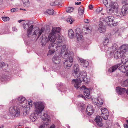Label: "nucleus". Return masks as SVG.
Returning <instances> with one entry per match:
<instances>
[{"instance_id":"1","label":"nucleus","mask_w":128,"mask_h":128,"mask_svg":"<svg viewBox=\"0 0 128 128\" xmlns=\"http://www.w3.org/2000/svg\"><path fill=\"white\" fill-rule=\"evenodd\" d=\"M79 65L77 64H75L73 67L74 71L72 74L75 78H78L76 79H73L72 82L74 84V87L76 88L80 87L82 82L86 83L88 81L86 72L84 71L82 72L79 75Z\"/></svg>"},{"instance_id":"2","label":"nucleus","mask_w":128,"mask_h":128,"mask_svg":"<svg viewBox=\"0 0 128 128\" xmlns=\"http://www.w3.org/2000/svg\"><path fill=\"white\" fill-rule=\"evenodd\" d=\"M120 49L114 54V56L116 59L122 58L121 60L124 64H128V50L126 45H122Z\"/></svg>"},{"instance_id":"3","label":"nucleus","mask_w":128,"mask_h":128,"mask_svg":"<svg viewBox=\"0 0 128 128\" xmlns=\"http://www.w3.org/2000/svg\"><path fill=\"white\" fill-rule=\"evenodd\" d=\"M106 23L109 26H116L117 24L116 19L112 16H109L106 18L104 20L100 21L99 22L98 30L100 32L104 33L106 31L104 24Z\"/></svg>"},{"instance_id":"4","label":"nucleus","mask_w":128,"mask_h":128,"mask_svg":"<svg viewBox=\"0 0 128 128\" xmlns=\"http://www.w3.org/2000/svg\"><path fill=\"white\" fill-rule=\"evenodd\" d=\"M103 2L106 7L107 12L109 15H112L115 12L118 14V5L117 4L110 0H103Z\"/></svg>"},{"instance_id":"5","label":"nucleus","mask_w":128,"mask_h":128,"mask_svg":"<svg viewBox=\"0 0 128 128\" xmlns=\"http://www.w3.org/2000/svg\"><path fill=\"white\" fill-rule=\"evenodd\" d=\"M35 106L36 108L35 112L32 114L30 117V120L33 122L35 121L37 119L38 116L40 112L43 110L44 107V103L42 102H35Z\"/></svg>"},{"instance_id":"6","label":"nucleus","mask_w":128,"mask_h":128,"mask_svg":"<svg viewBox=\"0 0 128 128\" xmlns=\"http://www.w3.org/2000/svg\"><path fill=\"white\" fill-rule=\"evenodd\" d=\"M62 39L60 37L56 40V43H52L50 44L48 46L49 50L47 54L48 56L54 54L56 51L58 50L60 46L62 45Z\"/></svg>"},{"instance_id":"7","label":"nucleus","mask_w":128,"mask_h":128,"mask_svg":"<svg viewBox=\"0 0 128 128\" xmlns=\"http://www.w3.org/2000/svg\"><path fill=\"white\" fill-rule=\"evenodd\" d=\"M20 110L19 107L16 106H13L8 109V115L11 116L10 118L13 119L14 117H18L20 114Z\"/></svg>"},{"instance_id":"8","label":"nucleus","mask_w":128,"mask_h":128,"mask_svg":"<svg viewBox=\"0 0 128 128\" xmlns=\"http://www.w3.org/2000/svg\"><path fill=\"white\" fill-rule=\"evenodd\" d=\"M12 102L14 104L20 105L23 108L25 107L27 104V101L25 98L22 96L18 97L16 99L13 100Z\"/></svg>"},{"instance_id":"9","label":"nucleus","mask_w":128,"mask_h":128,"mask_svg":"<svg viewBox=\"0 0 128 128\" xmlns=\"http://www.w3.org/2000/svg\"><path fill=\"white\" fill-rule=\"evenodd\" d=\"M56 37L55 35H52L51 33H50L48 35L43 37L42 41L46 42L50 40L52 43H54L56 40Z\"/></svg>"},{"instance_id":"10","label":"nucleus","mask_w":128,"mask_h":128,"mask_svg":"<svg viewBox=\"0 0 128 128\" xmlns=\"http://www.w3.org/2000/svg\"><path fill=\"white\" fill-rule=\"evenodd\" d=\"M34 32L32 35L34 36V37H36L38 35L37 39L41 35L42 33L45 30V29L44 27H42L40 30L38 27H36L34 28Z\"/></svg>"},{"instance_id":"11","label":"nucleus","mask_w":128,"mask_h":128,"mask_svg":"<svg viewBox=\"0 0 128 128\" xmlns=\"http://www.w3.org/2000/svg\"><path fill=\"white\" fill-rule=\"evenodd\" d=\"M117 45L116 44H113L111 48H108V46H106L105 47L104 46L105 48V50L107 52V53L108 54H110V55L112 54V53H114L117 49Z\"/></svg>"},{"instance_id":"12","label":"nucleus","mask_w":128,"mask_h":128,"mask_svg":"<svg viewBox=\"0 0 128 128\" xmlns=\"http://www.w3.org/2000/svg\"><path fill=\"white\" fill-rule=\"evenodd\" d=\"M61 56L64 59H66L68 57V59L70 57H72L73 56V52L70 50L60 52Z\"/></svg>"},{"instance_id":"13","label":"nucleus","mask_w":128,"mask_h":128,"mask_svg":"<svg viewBox=\"0 0 128 128\" xmlns=\"http://www.w3.org/2000/svg\"><path fill=\"white\" fill-rule=\"evenodd\" d=\"M30 26V25L29 22L26 23V24H23V26L24 29H28L27 35L28 37H29V35L31 34H32V30L34 26V25H32L30 26Z\"/></svg>"},{"instance_id":"14","label":"nucleus","mask_w":128,"mask_h":128,"mask_svg":"<svg viewBox=\"0 0 128 128\" xmlns=\"http://www.w3.org/2000/svg\"><path fill=\"white\" fill-rule=\"evenodd\" d=\"M73 58L72 57H70L68 60H66L64 62V64L65 68H68V67H70L72 65Z\"/></svg>"},{"instance_id":"15","label":"nucleus","mask_w":128,"mask_h":128,"mask_svg":"<svg viewBox=\"0 0 128 128\" xmlns=\"http://www.w3.org/2000/svg\"><path fill=\"white\" fill-rule=\"evenodd\" d=\"M97 126L100 128L103 127L104 124L102 122V119L99 116H97L94 120Z\"/></svg>"},{"instance_id":"16","label":"nucleus","mask_w":128,"mask_h":128,"mask_svg":"<svg viewBox=\"0 0 128 128\" xmlns=\"http://www.w3.org/2000/svg\"><path fill=\"white\" fill-rule=\"evenodd\" d=\"M33 102L32 100H30V101H28V105L27 104L25 106L24 112H25L26 114H28L29 113L30 108L32 107L33 104Z\"/></svg>"},{"instance_id":"17","label":"nucleus","mask_w":128,"mask_h":128,"mask_svg":"<svg viewBox=\"0 0 128 128\" xmlns=\"http://www.w3.org/2000/svg\"><path fill=\"white\" fill-rule=\"evenodd\" d=\"M86 87L84 86H82L81 88V89H84V94L86 96V97L88 98H90V90L88 88H85Z\"/></svg>"},{"instance_id":"18","label":"nucleus","mask_w":128,"mask_h":128,"mask_svg":"<svg viewBox=\"0 0 128 128\" xmlns=\"http://www.w3.org/2000/svg\"><path fill=\"white\" fill-rule=\"evenodd\" d=\"M128 13V4H126L124 5L121 9V12L120 14H122L124 16H125L126 14Z\"/></svg>"},{"instance_id":"19","label":"nucleus","mask_w":128,"mask_h":128,"mask_svg":"<svg viewBox=\"0 0 128 128\" xmlns=\"http://www.w3.org/2000/svg\"><path fill=\"white\" fill-rule=\"evenodd\" d=\"M94 104L98 106H101L103 103V101L100 98H96L93 100Z\"/></svg>"},{"instance_id":"20","label":"nucleus","mask_w":128,"mask_h":128,"mask_svg":"<svg viewBox=\"0 0 128 128\" xmlns=\"http://www.w3.org/2000/svg\"><path fill=\"white\" fill-rule=\"evenodd\" d=\"M42 111L40 112V118L43 120H46L49 121L50 120V117L49 115L47 114L46 113H43V115H42Z\"/></svg>"},{"instance_id":"21","label":"nucleus","mask_w":128,"mask_h":128,"mask_svg":"<svg viewBox=\"0 0 128 128\" xmlns=\"http://www.w3.org/2000/svg\"><path fill=\"white\" fill-rule=\"evenodd\" d=\"M76 35L78 41L81 40L82 38V36L80 31V29L77 28L75 30Z\"/></svg>"},{"instance_id":"22","label":"nucleus","mask_w":128,"mask_h":128,"mask_svg":"<svg viewBox=\"0 0 128 128\" xmlns=\"http://www.w3.org/2000/svg\"><path fill=\"white\" fill-rule=\"evenodd\" d=\"M60 57L61 56L60 55L58 56L56 55H54L52 58L53 62L55 64H59L61 60L60 58Z\"/></svg>"},{"instance_id":"23","label":"nucleus","mask_w":128,"mask_h":128,"mask_svg":"<svg viewBox=\"0 0 128 128\" xmlns=\"http://www.w3.org/2000/svg\"><path fill=\"white\" fill-rule=\"evenodd\" d=\"M94 110L92 106L90 105H88L87 106L86 112L87 114L91 115L94 112Z\"/></svg>"},{"instance_id":"24","label":"nucleus","mask_w":128,"mask_h":128,"mask_svg":"<svg viewBox=\"0 0 128 128\" xmlns=\"http://www.w3.org/2000/svg\"><path fill=\"white\" fill-rule=\"evenodd\" d=\"M61 30V28L59 27L52 28L51 32L50 33H51V34L52 35H55L56 37V34L59 33Z\"/></svg>"},{"instance_id":"25","label":"nucleus","mask_w":128,"mask_h":128,"mask_svg":"<svg viewBox=\"0 0 128 128\" xmlns=\"http://www.w3.org/2000/svg\"><path fill=\"white\" fill-rule=\"evenodd\" d=\"M116 90L117 92L119 94H123L125 92H126V88L120 87L119 86L117 87L116 88Z\"/></svg>"},{"instance_id":"26","label":"nucleus","mask_w":128,"mask_h":128,"mask_svg":"<svg viewBox=\"0 0 128 128\" xmlns=\"http://www.w3.org/2000/svg\"><path fill=\"white\" fill-rule=\"evenodd\" d=\"M79 61L80 62L81 64L84 67H86L88 65V61L84 60L82 58H79Z\"/></svg>"},{"instance_id":"27","label":"nucleus","mask_w":128,"mask_h":128,"mask_svg":"<svg viewBox=\"0 0 128 128\" xmlns=\"http://www.w3.org/2000/svg\"><path fill=\"white\" fill-rule=\"evenodd\" d=\"M120 64H118L110 67L108 69L109 72H114L120 66Z\"/></svg>"},{"instance_id":"28","label":"nucleus","mask_w":128,"mask_h":128,"mask_svg":"<svg viewBox=\"0 0 128 128\" xmlns=\"http://www.w3.org/2000/svg\"><path fill=\"white\" fill-rule=\"evenodd\" d=\"M128 69V66L127 65L125 66L122 65L120 67L118 68V70H120L121 72H124L126 70H127Z\"/></svg>"},{"instance_id":"29","label":"nucleus","mask_w":128,"mask_h":128,"mask_svg":"<svg viewBox=\"0 0 128 128\" xmlns=\"http://www.w3.org/2000/svg\"><path fill=\"white\" fill-rule=\"evenodd\" d=\"M62 45L61 46H60V47L59 48V49L61 48L60 52H63L66 51L68 50V48L66 47V45H64L62 42Z\"/></svg>"},{"instance_id":"30","label":"nucleus","mask_w":128,"mask_h":128,"mask_svg":"<svg viewBox=\"0 0 128 128\" xmlns=\"http://www.w3.org/2000/svg\"><path fill=\"white\" fill-rule=\"evenodd\" d=\"M121 85L123 87L128 86V79L122 81L120 83Z\"/></svg>"},{"instance_id":"31","label":"nucleus","mask_w":128,"mask_h":128,"mask_svg":"<svg viewBox=\"0 0 128 128\" xmlns=\"http://www.w3.org/2000/svg\"><path fill=\"white\" fill-rule=\"evenodd\" d=\"M66 21L70 23V24H72L74 21V20L71 16H70L67 18Z\"/></svg>"},{"instance_id":"32","label":"nucleus","mask_w":128,"mask_h":128,"mask_svg":"<svg viewBox=\"0 0 128 128\" xmlns=\"http://www.w3.org/2000/svg\"><path fill=\"white\" fill-rule=\"evenodd\" d=\"M44 13L46 14H48L49 15H52L54 14V11L52 9H50L47 10L44 12Z\"/></svg>"},{"instance_id":"33","label":"nucleus","mask_w":128,"mask_h":128,"mask_svg":"<svg viewBox=\"0 0 128 128\" xmlns=\"http://www.w3.org/2000/svg\"><path fill=\"white\" fill-rule=\"evenodd\" d=\"M68 33L69 36L70 38H72L74 36V33L72 30L71 29L68 30Z\"/></svg>"},{"instance_id":"34","label":"nucleus","mask_w":128,"mask_h":128,"mask_svg":"<svg viewBox=\"0 0 128 128\" xmlns=\"http://www.w3.org/2000/svg\"><path fill=\"white\" fill-rule=\"evenodd\" d=\"M109 116L108 112V114L107 113H102V116L103 118L105 120H106L108 119Z\"/></svg>"},{"instance_id":"35","label":"nucleus","mask_w":128,"mask_h":128,"mask_svg":"<svg viewBox=\"0 0 128 128\" xmlns=\"http://www.w3.org/2000/svg\"><path fill=\"white\" fill-rule=\"evenodd\" d=\"M84 12V8L82 6L78 8V13L79 14L81 15H82Z\"/></svg>"},{"instance_id":"36","label":"nucleus","mask_w":128,"mask_h":128,"mask_svg":"<svg viewBox=\"0 0 128 128\" xmlns=\"http://www.w3.org/2000/svg\"><path fill=\"white\" fill-rule=\"evenodd\" d=\"M74 8H73L68 7L66 8V12H72L74 10Z\"/></svg>"},{"instance_id":"37","label":"nucleus","mask_w":128,"mask_h":128,"mask_svg":"<svg viewBox=\"0 0 128 128\" xmlns=\"http://www.w3.org/2000/svg\"><path fill=\"white\" fill-rule=\"evenodd\" d=\"M8 27L7 26H6L4 29L2 30V32H0V35H1L3 34H5L7 33L8 31Z\"/></svg>"},{"instance_id":"38","label":"nucleus","mask_w":128,"mask_h":128,"mask_svg":"<svg viewBox=\"0 0 128 128\" xmlns=\"http://www.w3.org/2000/svg\"><path fill=\"white\" fill-rule=\"evenodd\" d=\"M109 42V40L108 38H106L104 41H103V43L104 46H105L107 45Z\"/></svg>"},{"instance_id":"39","label":"nucleus","mask_w":128,"mask_h":128,"mask_svg":"<svg viewBox=\"0 0 128 128\" xmlns=\"http://www.w3.org/2000/svg\"><path fill=\"white\" fill-rule=\"evenodd\" d=\"M6 66L4 62H0V67L2 68L3 70H6L5 67Z\"/></svg>"},{"instance_id":"40","label":"nucleus","mask_w":128,"mask_h":128,"mask_svg":"<svg viewBox=\"0 0 128 128\" xmlns=\"http://www.w3.org/2000/svg\"><path fill=\"white\" fill-rule=\"evenodd\" d=\"M101 111L102 113L106 112L108 114V110L106 108H102L101 109Z\"/></svg>"},{"instance_id":"41","label":"nucleus","mask_w":128,"mask_h":128,"mask_svg":"<svg viewBox=\"0 0 128 128\" xmlns=\"http://www.w3.org/2000/svg\"><path fill=\"white\" fill-rule=\"evenodd\" d=\"M23 3V4L25 5H28L29 4L28 0H22Z\"/></svg>"},{"instance_id":"42","label":"nucleus","mask_w":128,"mask_h":128,"mask_svg":"<svg viewBox=\"0 0 128 128\" xmlns=\"http://www.w3.org/2000/svg\"><path fill=\"white\" fill-rule=\"evenodd\" d=\"M2 20L4 22H6L8 20V17L6 16H3L2 17Z\"/></svg>"},{"instance_id":"43","label":"nucleus","mask_w":128,"mask_h":128,"mask_svg":"<svg viewBox=\"0 0 128 128\" xmlns=\"http://www.w3.org/2000/svg\"><path fill=\"white\" fill-rule=\"evenodd\" d=\"M18 9L15 8H13L11 10V11L12 12H14L17 11Z\"/></svg>"},{"instance_id":"44","label":"nucleus","mask_w":128,"mask_h":128,"mask_svg":"<svg viewBox=\"0 0 128 128\" xmlns=\"http://www.w3.org/2000/svg\"><path fill=\"white\" fill-rule=\"evenodd\" d=\"M56 4L55 2H51L50 3V5L52 6H55L56 5Z\"/></svg>"},{"instance_id":"45","label":"nucleus","mask_w":128,"mask_h":128,"mask_svg":"<svg viewBox=\"0 0 128 128\" xmlns=\"http://www.w3.org/2000/svg\"><path fill=\"white\" fill-rule=\"evenodd\" d=\"M102 9L103 8H102L100 7L98 9H97V10H98L99 12H100L102 10Z\"/></svg>"},{"instance_id":"46","label":"nucleus","mask_w":128,"mask_h":128,"mask_svg":"<svg viewBox=\"0 0 128 128\" xmlns=\"http://www.w3.org/2000/svg\"><path fill=\"white\" fill-rule=\"evenodd\" d=\"M88 7L90 9H92L93 8V6L92 5H90L88 6Z\"/></svg>"},{"instance_id":"47","label":"nucleus","mask_w":128,"mask_h":128,"mask_svg":"<svg viewBox=\"0 0 128 128\" xmlns=\"http://www.w3.org/2000/svg\"><path fill=\"white\" fill-rule=\"evenodd\" d=\"M12 30L13 31H16L17 30L16 28L15 27H12Z\"/></svg>"},{"instance_id":"48","label":"nucleus","mask_w":128,"mask_h":128,"mask_svg":"<svg viewBox=\"0 0 128 128\" xmlns=\"http://www.w3.org/2000/svg\"><path fill=\"white\" fill-rule=\"evenodd\" d=\"M124 128H128V126L127 124H124Z\"/></svg>"},{"instance_id":"49","label":"nucleus","mask_w":128,"mask_h":128,"mask_svg":"<svg viewBox=\"0 0 128 128\" xmlns=\"http://www.w3.org/2000/svg\"><path fill=\"white\" fill-rule=\"evenodd\" d=\"M75 4L76 5H78L80 4H81V2H75Z\"/></svg>"},{"instance_id":"50","label":"nucleus","mask_w":128,"mask_h":128,"mask_svg":"<svg viewBox=\"0 0 128 128\" xmlns=\"http://www.w3.org/2000/svg\"><path fill=\"white\" fill-rule=\"evenodd\" d=\"M86 30H89V31L88 32H89L90 33V32H91V30H90V29H89V28H88V27H87L86 28Z\"/></svg>"},{"instance_id":"51","label":"nucleus","mask_w":128,"mask_h":128,"mask_svg":"<svg viewBox=\"0 0 128 128\" xmlns=\"http://www.w3.org/2000/svg\"><path fill=\"white\" fill-rule=\"evenodd\" d=\"M81 107H82V109L83 110L84 109V105L83 104L81 106Z\"/></svg>"},{"instance_id":"52","label":"nucleus","mask_w":128,"mask_h":128,"mask_svg":"<svg viewBox=\"0 0 128 128\" xmlns=\"http://www.w3.org/2000/svg\"><path fill=\"white\" fill-rule=\"evenodd\" d=\"M84 22L86 23H88V20L87 19H86L84 20Z\"/></svg>"},{"instance_id":"53","label":"nucleus","mask_w":128,"mask_h":128,"mask_svg":"<svg viewBox=\"0 0 128 128\" xmlns=\"http://www.w3.org/2000/svg\"><path fill=\"white\" fill-rule=\"evenodd\" d=\"M44 126L42 125L40 126L39 127V128H44Z\"/></svg>"},{"instance_id":"54","label":"nucleus","mask_w":128,"mask_h":128,"mask_svg":"<svg viewBox=\"0 0 128 128\" xmlns=\"http://www.w3.org/2000/svg\"><path fill=\"white\" fill-rule=\"evenodd\" d=\"M50 128H55V126L54 125H52Z\"/></svg>"},{"instance_id":"55","label":"nucleus","mask_w":128,"mask_h":128,"mask_svg":"<svg viewBox=\"0 0 128 128\" xmlns=\"http://www.w3.org/2000/svg\"><path fill=\"white\" fill-rule=\"evenodd\" d=\"M118 30H117L116 31H114V30L113 31V32L114 33H116L118 32Z\"/></svg>"},{"instance_id":"56","label":"nucleus","mask_w":128,"mask_h":128,"mask_svg":"<svg viewBox=\"0 0 128 128\" xmlns=\"http://www.w3.org/2000/svg\"><path fill=\"white\" fill-rule=\"evenodd\" d=\"M24 20H18V22L19 23H20L22 21Z\"/></svg>"},{"instance_id":"57","label":"nucleus","mask_w":128,"mask_h":128,"mask_svg":"<svg viewBox=\"0 0 128 128\" xmlns=\"http://www.w3.org/2000/svg\"><path fill=\"white\" fill-rule=\"evenodd\" d=\"M2 0H0V4H2Z\"/></svg>"},{"instance_id":"58","label":"nucleus","mask_w":128,"mask_h":128,"mask_svg":"<svg viewBox=\"0 0 128 128\" xmlns=\"http://www.w3.org/2000/svg\"><path fill=\"white\" fill-rule=\"evenodd\" d=\"M126 76H128V72H127L126 74Z\"/></svg>"},{"instance_id":"59","label":"nucleus","mask_w":128,"mask_h":128,"mask_svg":"<svg viewBox=\"0 0 128 128\" xmlns=\"http://www.w3.org/2000/svg\"><path fill=\"white\" fill-rule=\"evenodd\" d=\"M126 93L127 94H128V90L127 91H126Z\"/></svg>"},{"instance_id":"60","label":"nucleus","mask_w":128,"mask_h":128,"mask_svg":"<svg viewBox=\"0 0 128 128\" xmlns=\"http://www.w3.org/2000/svg\"><path fill=\"white\" fill-rule=\"evenodd\" d=\"M79 96H80L81 97H83V95H80Z\"/></svg>"},{"instance_id":"61","label":"nucleus","mask_w":128,"mask_h":128,"mask_svg":"<svg viewBox=\"0 0 128 128\" xmlns=\"http://www.w3.org/2000/svg\"><path fill=\"white\" fill-rule=\"evenodd\" d=\"M126 122H127V124L128 125V120H126Z\"/></svg>"},{"instance_id":"62","label":"nucleus","mask_w":128,"mask_h":128,"mask_svg":"<svg viewBox=\"0 0 128 128\" xmlns=\"http://www.w3.org/2000/svg\"><path fill=\"white\" fill-rule=\"evenodd\" d=\"M3 128L4 126H3L0 127V128Z\"/></svg>"},{"instance_id":"63","label":"nucleus","mask_w":128,"mask_h":128,"mask_svg":"<svg viewBox=\"0 0 128 128\" xmlns=\"http://www.w3.org/2000/svg\"><path fill=\"white\" fill-rule=\"evenodd\" d=\"M20 10H21H21H25L24 9H22V8H20Z\"/></svg>"},{"instance_id":"64","label":"nucleus","mask_w":128,"mask_h":128,"mask_svg":"<svg viewBox=\"0 0 128 128\" xmlns=\"http://www.w3.org/2000/svg\"><path fill=\"white\" fill-rule=\"evenodd\" d=\"M104 128H109V127H105Z\"/></svg>"}]
</instances>
